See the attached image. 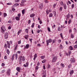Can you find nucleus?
<instances>
[{"mask_svg":"<svg viewBox=\"0 0 77 77\" xmlns=\"http://www.w3.org/2000/svg\"><path fill=\"white\" fill-rule=\"evenodd\" d=\"M52 42V40L51 39H49V40H48L46 41L47 45L48 46L49 43H51Z\"/></svg>","mask_w":77,"mask_h":77,"instance_id":"obj_1","label":"nucleus"},{"mask_svg":"<svg viewBox=\"0 0 77 77\" xmlns=\"http://www.w3.org/2000/svg\"><path fill=\"white\" fill-rule=\"evenodd\" d=\"M57 57H54L52 60V62H54L55 61H56V60H57Z\"/></svg>","mask_w":77,"mask_h":77,"instance_id":"obj_2","label":"nucleus"},{"mask_svg":"<svg viewBox=\"0 0 77 77\" xmlns=\"http://www.w3.org/2000/svg\"><path fill=\"white\" fill-rule=\"evenodd\" d=\"M8 38V33L6 32L5 34V39H7Z\"/></svg>","mask_w":77,"mask_h":77,"instance_id":"obj_3","label":"nucleus"},{"mask_svg":"<svg viewBox=\"0 0 77 77\" xmlns=\"http://www.w3.org/2000/svg\"><path fill=\"white\" fill-rule=\"evenodd\" d=\"M43 8V4H40L39 5V8L40 9H42Z\"/></svg>","mask_w":77,"mask_h":77,"instance_id":"obj_4","label":"nucleus"},{"mask_svg":"<svg viewBox=\"0 0 77 77\" xmlns=\"http://www.w3.org/2000/svg\"><path fill=\"white\" fill-rule=\"evenodd\" d=\"M1 30H3V32H5V30H6V29H5V27L4 26H2V27H1Z\"/></svg>","mask_w":77,"mask_h":77,"instance_id":"obj_5","label":"nucleus"},{"mask_svg":"<svg viewBox=\"0 0 77 77\" xmlns=\"http://www.w3.org/2000/svg\"><path fill=\"white\" fill-rule=\"evenodd\" d=\"M7 74L8 75H10V69H9L7 70Z\"/></svg>","mask_w":77,"mask_h":77,"instance_id":"obj_6","label":"nucleus"},{"mask_svg":"<svg viewBox=\"0 0 77 77\" xmlns=\"http://www.w3.org/2000/svg\"><path fill=\"white\" fill-rule=\"evenodd\" d=\"M21 58H22V56H20V60H19V63L20 64H21Z\"/></svg>","mask_w":77,"mask_h":77,"instance_id":"obj_7","label":"nucleus"},{"mask_svg":"<svg viewBox=\"0 0 77 77\" xmlns=\"http://www.w3.org/2000/svg\"><path fill=\"white\" fill-rule=\"evenodd\" d=\"M70 62H71V63L74 62H75V60L74 58H71L70 59Z\"/></svg>","mask_w":77,"mask_h":77,"instance_id":"obj_8","label":"nucleus"},{"mask_svg":"<svg viewBox=\"0 0 77 77\" xmlns=\"http://www.w3.org/2000/svg\"><path fill=\"white\" fill-rule=\"evenodd\" d=\"M7 44H8V47L9 48H10V46L11 45L10 44V42H9L7 41Z\"/></svg>","mask_w":77,"mask_h":77,"instance_id":"obj_9","label":"nucleus"},{"mask_svg":"<svg viewBox=\"0 0 77 77\" xmlns=\"http://www.w3.org/2000/svg\"><path fill=\"white\" fill-rule=\"evenodd\" d=\"M19 6V4H15L14 5H13L12 6L13 8H15V6Z\"/></svg>","mask_w":77,"mask_h":77,"instance_id":"obj_10","label":"nucleus"},{"mask_svg":"<svg viewBox=\"0 0 77 77\" xmlns=\"http://www.w3.org/2000/svg\"><path fill=\"white\" fill-rule=\"evenodd\" d=\"M34 16H35V14H34L30 15V17L31 18H33Z\"/></svg>","mask_w":77,"mask_h":77,"instance_id":"obj_11","label":"nucleus"},{"mask_svg":"<svg viewBox=\"0 0 77 77\" xmlns=\"http://www.w3.org/2000/svg\"><path fill=\"white\" fill-rule=\"evenodd\" d=\"M69 49L70 50H73V48H72L71 46H70L69 47Z\"/></svg>","mask_w":77,"mask_h":77,"instance_id":"obj_12","label":"nucleus"},{"mask_svg":"<svg viewBox=\"0 0 77 77\" xmlns=\"http://www.w3.org/2000/svg\"><path fill=\"white\" fill-rule=\"evenodd\" d=\"M34 60H35V59L37 57V55L36 54H35L34 55Z\"/></svg>","mask_w":77,"mask_h":77,"instance_id":"obj_13","label":"nucleus"},{"mask_svg":"<svg viewBox=\"0 0 77 77\" xmlns=\"http://www.w3.org/2000/svg\"><path fill=\"white\" fill-rule=\"evenodd\" d=\"M16 20L17 21H19V20H20V17H16Z\"/></svg>","mask_w":77,"mask_h":77,"instance_id":"obj_14","label":"nucleus"},{"mask_svg":"<svg viewBox=\"0 0 77 77\" xmlns=\"http://www.w3.org/2000/svg\"><path fill=\"white\" fill-rule=\"evenodd\" d=\"M74 73V70H71L70 72V74H72Z\"/></svg>","mask_w":77,"mask_h":77,"instance_id":"obj_15","label":"nucleus"},{"mask_svg":"<svg viewBox=\"0 0 77 77\" xmlns=\"http://www.w3.org/2000/svg\"><path fill=\"white\" fill-rule=\"evenodd\" d=\"M66 17L67 18H69V17H70V15H69V14H68L66 16Z\"/></svg>","mask_w":77,"mask_h":77,"instance_id":"obj_16","label":"nucleus"},{"mask_svg":"<svg viewBox=\"0 0 77 77\" xmlns=\"http://www.w3.org/2000/svg\"><path fill=\"white\" fill-rule=\"evenodd\" d=\"M64 8V9H66V4H64L63 5Z\"/></svg>","mask_w":77,"mask_h":77,"instance_id":"obj_17","label":"nucleus"},{"mask_svg":"<svg viewBox=\"0 0 77 77\" xmlns=\"http://www.w3.org/2000/svg\"><path fill=\"white\" fill-rule=\"evenodd\" d=\"M14 55H13L12 56V57L11 58V60H14Z\"/></svg>","mask_w":77,"mask_h":77,"instance_id":"obj_18","label":"nucleus"},{"mask_svg":"<svg viewBox=\"0 0 77 77\" xmlns=\"http://www.w3.org/2000/svg\"><path fill=\"white\" fill-rule=\"evenodd\" d=\"M62 28L61 27H58V31H60V30H62Z\"/></svg>","mask_w":77,"mask_h":77,"instance_id":"obj_19","label":"nucleus"},{"mask_svg":"<svg viewBox=\"0 0 77 77\" xmlns=\"http://www.w3.org/2000/svg\"><path fill=\"white\" fill-rule=\"evenodd\" d=\"M16 69L18 72H20V68L19 67H17L16 68Z\"/></svg>","mask_w":77,"mask_h":77,"instance_id":"obj_20","label":"nucleus"},{"mask_svg":"<svg viewBox=\"0 0 77 77\" xmlns=\"http://www.w3.org/2000/svg\"><path fill=\"white\" fill-rule=\"evenodd\" d=\"M26 2V0H22L21 2V3L22 4H23V3H25Z\"/></svg>","mask_w":77,"mask_h":77,"instance_id":"obj_21","label":"nucleus"},{"mask_svg":"<svg viewBox=\"0 0 77 77\" xmlns=\"http://www.w3.org/2000/svg\"><path fill=\"white\" fill-rule=\"evenodd\" d=\"M29 48V44H27L26 45V48Z\"/></svg>","mask_w":77,"mask_h":77,"instance_id":"obj_22","label":"nucleus"},{"mask_svg":"<svg viewBox=\"0 0 77 77\" xmlns=\"http://www.w3.org/2000/svg\"><path fill=\"white\" fill-rule=\"evenodd\" d=\"M21 59H22V61H24V60H25V59H24V57L23 56V58L22 57Z\"/></svg>","mask_w":77,"mask_h":77,"instance_id":"obj_23","label":"nucleus"},{"mask_svg":"<svg viewBox=\"0 0 77 77\" xmlns=\"http://www.w3.org/2000/svg\"><path fill=\"white\" fill-rule=\"evenodd\" d=\"M25 32H26V33H28V32H29V30L28 29H26L25 30Z\"/></svg>","mask_w":77,"mask_h":77,"instance_id":"obj_24","label":"nucleus"},{"mask_svg":"<svg viewBox=\"0 0 77 77\" xmlns=\"http://www.w3.org/2000/svg\"><path fill=\"white\" fill-rule=\"evenodd\" d=\"M7 52L8 54H9V50L8 49H7Z\"/></svg>","mask_w":77,"mask_h":77,"instance_id":"obj_25","label":"nucleus"},{"mask_svg":"<svg viewBox=\"0 0 77 77\" xmlns=\"http://www.w3.org/2000/svg\"><path fill=\"white\" fill-rule=\"evenodd\" d=\"M35 25V23H32V25L31 26V27L33 28V27H34V26Z\"/></svg>","mask_w":77,"mask_h":77,"instance_id":"obj_26","label":"nucleus"},{"mask_svg":"<svg viewBox=\"0 0 77 77\" xmlns=\"http://www.w3.org/2000/svg\"><path fill=\"white\" fill-rule=\"evenodd\" d=\"M46 61V60H43V61H42V63H45V62Z\"/></svg>","mask_w":77,"mask_h":77,"instance_id":"obj_27","label":"nucleus"},{"mask_svg":"<svg viewBox=\"0 0 77 77\" xmlns=\"http://www.w3.org/2000/svg\"><path fill=\"white\" fill-rule=\"evenodd\" d=\"M45 57V56H42L41 57V59H44Z\"/></svg>","mask_w":77,"mask_h":77,"instance_id":"obj_28","label":"nucleus"},{"mask_svg":"<svg viewBox=\"0 0 77 77\" xmlns=\"http://www.w3.org/2000/svg\"><path fill=\"white\" fill-rule=\"evenodd\" d=\"M60 65L61 66L62 68H63V67H64V64H63V63L61 64Z\"/></svg>","mask_w":77,"mask_h":77,"instance_id":"obj_29","label":"nucleus"},{"mask_svg":"<svg viewBox=\"0 0 77 77\" xmlns=\"http://www.w3.org/2000/svg\"><path fill=\"white\" fill-rule=\"evenodd\" d=\"M71 38H74V35H73V34H71Z\"/></svg>","mask_w":77,"mask_h":77,"instance_id":"obj_30","label":"nucleus"},{"mask_svg":"<svg viewBox=\"0 0 77 77\" xmlns=\"http://www.w3.org/2000/svg\"><path fill=\"white\" fill-rule=\"evenodd\" d=\"M7 5H12V3H7Z\"/></svg>","mask_w":77,"mask_h":77,"instance_id":"obj_31","label":"nucleus"},{"mask_svg":"<svg viewBox=\"0 0 77 77\" xmlns=\"http://www.w3.org/2000/svg\"><path fill=\"white\" fill-rule=\"evenodd\" d=\"M22 14H24V11H25V10L23 9V10H22Z\"/></svg>","mask_w":77,"mask_h":77,"instance_id":"obj_32","label":"nucleus"},{"mask_svg":"<svg viewBox=\"0 0 77 77\" xmlns=\"http://www.w3.org/2000/svg\"><path fill=\"white\" fill-rule=\"evenodd\" d=\"M68 53H69V55H70V54H71V51L69 50V51Z\"/></svg>","mask_w":77,"mask_h":77,"instance_id":"obj_33","label":"nucleus"},{"mask_svg":"<svg viewBox=\"0 0 77 77\" xmlns=\"http://www.w3.org/2000/svg\"><path fill=\"white\" fill-rule=\"evenodd\" d=\"M48 32H51V30H50V28H49V27H48Z\"/></svg>","mask_w":77,"mask_h":77,"instance_id":"obj_34","label":"nucleus"},{"mask_svg":"<svg viewBox=\"0 0 77 77\" xmlns=\"http://www.w3.org/2000/svg\"><path fill=\"white\" fill-rule=\"evenodd\" d=\"M53 13L54 15V16H56V11H54L53 12Z\"/></svg>","mask_w":77,"mask_h":77,"instance_id":"obj_35","label":"nucleus"},{"mask_svg":"<svg viewBox=\"0 0 77 77\" xmlns=\"http://www.w3.org/2000/svg\"><path fill=\"white\" fill-rule=\"evenodd\" d=\"M53 16V14L52 13L50 14L49 17H51Z\"/></svg>","mask_w":77,"mask_h":77,"instance_id":"obj_36","label":"nucleus"},{"mask_svg":"<svg viewBox=\"0 0 77 77\" xmlns=\"http://www.w3.org/2000/svg\"><path fill=\"white\" fill-rule=\"evenodd\" d=\"M7 16V14L6 13H4V17H6Z\"/></svg>","mask_w":77,"mask_h":77,"instance_id":"obj_37","label":"nucleus"},{"mask_svg":"<svg viewBox=\"0 0 77 77\" xmlns=\"http://www.w3.org/2000/svg\"><path fill=\"white\" fill-rule=\"evenodd\" d=\"M45 3H48V0H45Z\"/></svg>","mask_w":77,"mask_h":77,"instance_id":"obj_38","label":"nucleus"},{"mask_svg":"<svg viewBox=\"0 0 77 77\" xmlns=\"http://www.w3.org/2000/svg\"><path fill=\"white\" fill-rule=\"evenodd\" d=\"M26 65L27 67H28V66H29V63H28V62L26 63Z\"/></svg>","mask_w":77,"mask_h":77,"instance_id":"obj_39","label":"nucleus"},{"mask_svg":"<svg viewBox=\"0 0 77 77\" xmlns=\"http://www.w3.org/2000/svg\"><path fill=\"white\" fill-rule=\"evenodd\" d=\"M60 37H61V38H63V35H62V33H61L60 34Z\"/></svg>","mask_w":77,"mask_h":77,"instance_id":"obj_40","label":"nucleus"},{"mask_svg":"<svg viewBox=\"0 0 77 77\" xmlns=\"http://www.w3.org/2000/svg\"><path fill=\"white\" fill-rule=\"evenodd\" d=\"M71 64H70L68 66V68H71Z\"/></svg>","mask_w":77,"mask_h":77,"instance_id":"obj_41","label":"nucleus"},{"mask_svg":"<svg viewBox=\"0 0 77 77\" xmlns=\"http://www.w3.org/2000/svg\"><path fill=\"white\" fill-rule=\"evenodd\" d=\"M74 48H77V45H75L74 46Z\"/></svg>","mask_w":77,"mask_h":77,"instance_id":"obj_42","label":"nucleus"},{"mask_svg":"<svg viewBox=\"0 0 77 77\" xmlns=\"http://www.w3.org/2000/svg\"><path fill=\"white\" fill-rule=\"evenodd\" d=\"M60 11H62V7H61L60 8Z\"/></svg>","mask_w":77,"mask_h":77,"instance_id":"obj_43","label":"nucleus"},{"mask_svg":"<svg viewBox=\"0 0 77 77\" xmlns=\"http://www.w3.org/2000/svg\"><path fill=\"white\" fill-rule=\"evenodd\" d=\"M60 3L61 5H63V2H61Z\"/></svg>","mask_w":77,"mask_h":77,"instance_id":"obj_44","label":"nucleus"},{"mask_svg":"<svg viewBox=\"0 0 77 77\" xmlns=\"http://www.w3.org/2000/svg\"><path fill=\"white\" fill-rule=\"evenodd\" d=\"M17 54H15V56L16 57V59H17Z\"/></svg>","mask_w":77,"mask_h":77,"instance_id":"obj_45","label":"nucleus"},{"mask_svg":"<svg viewBox=\"0 0 77 77\" xmlns=\"http://www.w3.org/2000/svg\"><path fill=\"white\" fill-rule=\"evenodd\" d=\"M56 42V40H53V43H55Z\"/></svg>","mask_w":77,"mask_h":77,"instance_id":"obj_46","label":"nucleus"},{"mask_svg":"<svg viewBox=\"0 0 77 77\" xmlns=\"http://www.w3.org/2000/svg\"><path fill=\"white\" fill-rule=\"evenodd\" d=\"M54 27H56V25H55V24H54V26H52V28L53 29H54Z\"/></svg>","mask_w":77,"mask_h":77,"instance_id":"obj_47","label":"nucleus"},{"mask_svg":"<svg viewBox=\"0 0 77 77\" xmlns=\"http://www.w3.org/2000/svg\"><path fill=\"white\" fill-rule=\"evenodd\" d=\"M18 17H20V16H21V14H18Z\"/></svg>","mask_w":77,"mask_h":77,"instance_id":"obj_48","label":"nucleus"},{"mask_svg":"<svg viewBox=\"0 0 77 77\" xmlns=\"http://www.w3.org/2000/svg\"><path fill=\"white\" fill-rule=\"evenodd\" d=\"M48 68H50V65L49 64L48 65Z\"/></svg>","mask_w":77,"mask_h":77,"instance_id":"obj_49","label":"nucleus"},{"mask_svg":"<svg viewBox=\"0 0 77 77\" xmlns=\"http://www.w3.org/2000/svg\"><path fill=\"white\" fill-rule=\"evenodd\" d=\"M5 48H7V44H5Z\"/></svg>","mask_w":77,"mask_h":77,"instance_id":"obj_50","label":"nucleus"},{"mask_svg":"<svg viewBox=\"0 0 77 77\" xmlns=\"http://www.w3.org/2000/svg\"><path fill=\"white\" fill-rule=\"evenodd\" d=\"M60 49L62 48V45H60Z\"/></svg>","mask_w":77,"mask_h":77,"instance_id":"obj_51","label":"nucleus"},{"mask_svg":"<svg viewBox=\"0 0 77 77\" xmlns=\"http://www.w3.org/2000/svg\"><path fill=\"white\" fill-rule=\"evenodd\" d=\"M74 5L73 4H72V8H74Z\"/></svg>","mask_w":77,"mask_h":77,"instance_id":"obj_52","label":"nucleus"},{"mask_svg":"<svg viewBox=\"0 0 77 77\" xmlns=\"http://www.w3.org/2000/svg\"><path fill=\"white\" fill-rule=\"evenodd\" d=\"M18 45L17 44V45H16V47H15V48H14V50H16V48H17V46Z\"/></svg>","mask_w":77,"mask_h":77,"instance_id":"obj_53","label":"nucleus"},{"mask_svg":"<svg viewBox=\"0 0 77 77\" xmlns=\"http://www.w3.org/2000/svg\"><path fill=\"white\" fill-rule=\"evenodd\" d=\"M15 2H20V0H16L15 1Z\"/></svg>","mask_w":77,"mask_h":77,"instance_id":"obj_54","label":"nucleus"},{"mask_svg":"<svg viewBox=\"0 0 77 77\" xmlns=\"http://www.w3.org/2000/svg\"><path fill=\"white\" fill-rule=\"evenodd\" d=\"M39 22L40 23V24H41L42 23V21H41L40 20V21H39Z\"/></svg>","mask_w":77,"mask_h":77,"instance_id":"obj_55","label":"nucleus"},{"mask_svg":"<svg viewBox=\"0 0 77 77\" xmlns=\"http://www.w3.org/2000/svg\"><path fill=\"white\" fill-rule=\"evenodd\" d=\"M18 44H21V40H20L18 42Z\"/></svg>","mask_w":77,"mask_h":77,"instance_id":"obj_56","label":"nucleus"},{"mask_svg":"<svg viewBox=\"0 0 77 77\" xmlns=\"http://www.w3.org/2000/svg\"><path fill=\"white\" fill-rule=\"evenodd\" d=\"M2 66H5V64H4L3 63H2Z\"/></svg>","mask_w":77,"mask_h":77,"instance_id":"obj_57","label":"nucleus"},{"mask_svg":"<svg viewBox=\"0 0 77 77\" xmlns=\"http://www.w3.org/2000/svg\"><path fill=\"white\" fill-rule=\"evenodd\" d=\"M5 72V70H3L2 71V73H3Z\"/></svg>","mask_w":77,"mask_h":77,"instance_id":"obj_58","label":"nucleus"},{"mask_svg":"<svg viewBox=\"0 0 77 77\" xmlns=\"http://www.w3.org/2000/svg\"><path fill=\"white\" fill-rule=\"evenodd\" d=\"M30 20H28V23L29 24H30Z\"/></svg>","mask_w":77,"mask_h":77,"instance_id":"obj_59","label":"nucleus"},{"mask_svg":"<svg viewBox=\"0 0 77 77\" xmlns=\"http://www.w3.org/2000/svg\"><path fill=\"white\" fill-rule=\"evenodd\" d=\"M71 23V20H69L68 21V23L69 24H70Z\"/></svg>","mask_w":77,"mask_h":77,"instance_id":"obj_60","label":"nucleus"},{"mask_svg":"<svg viewBox=\"0 0 77 77\" xmlns=\"http://www.w3.org/2000/svg\"><path fill=\"white\" fill-rule=\"evenodd\" d=\"M40 32V30L38 29L37 30V33H39V32Z\"/></svg>","mask_w":77,"mask_h":77,"instance_id":"obj_61","label":"nucleus"},{"mask_svg":"<svg viewBox=\"0 0 77 77\" xmlns=\"http://www.w3.org/2000/svg\"><path fill=\"white\" fill-rule=\"evenodd\" d=\"M36 69H38V66H36L35 67Z\"/></svg>","mask_w":77,"mask_h":77,"instance_id":"obj_62","label":"nucleus"},{"mask_svg":"<svg viewBox=\"0 0 77 77\" xmlns=\"http://www.w3.org/2000/svg\"><path fill=\"white\" fill-rule=\"evenodd\" d=\"M40 65V63H39L38 62L37 64V66H39V65Z\"/></svg>","mask_w":77,"mask_h":77,"instance_id":"obj_63","label":"nucleus"},{"mask_svg":"<svg viewBox=\"0 0 77 77\" xmlns=\"http://www.w3.org/2000/svg\"><path fill=\"white\" fill-rule=\"evenodd\" d=\"M12 10L13 11H14L15 10V9L14 8H12Z\"/></svg>","mask_w":77,"mask_h":77,"instance_id":"obj_64","label":"nucleus"}]
</instances>
